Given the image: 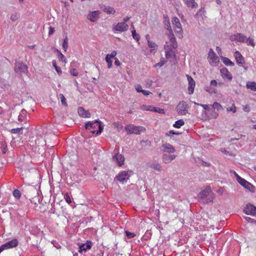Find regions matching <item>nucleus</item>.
Wrapping results in <instances>:
<instances>
[{
    "label": "nucleus",
    "mask_w": 256,
    "mask_h": 256,
    "mask_svg": "<svg viewBox=\"0 0 256 256\" xmlns=\"http://www.w3.org/2000/svg\"><path fill=\"white\" fill-rule=\"evenodd\" d=\"M165 28L169 31L168 34L169 40L166 41L164 45L165 55L167 59L173 60L176 57L175 50L178 47V44L169 20H168L167 22L165 24Z\"/></svg>",
    "instance_id": "f257e3e1"
},
{
    "label": "nucleus",
    "mask_w": 256,
    "mask_h": 256,
    "mask_svg": "<svg viewBox=\"0 0 256 256\" xmlns=\"http://www.w3.org/2000/svg\"><path fill=\"white\" fill-rule=\"evenodd\" d=\"M198 198L204 200L203 202L208 203L214 198V194L210 186L206 187L198 194Z\"/></svg>",
    "instance_id": "f03ea898"
},
{
    "label": "nucleus",
    "mask_w": 256,
    "mask_h": 256,
    "mask_svg": "<svg viewBox=\"0 0 256 256\" xmlns=\"http://www.w3.org/2000/svg\"><path fill=\"white\" fill-rule=\"evenodd\" d=\"M85 128L88 130L92 134H96L98 135L102 133L103 128L98 120L88 122L86 124Z\"/></svg>",
    "instance_id": "7ed1b4c3"
},
{
    "label": "nucleus",
    "mask_w": 256,
    "mask_h": 256,
    "mask_svg": "<svg viewBox=\"0 0 256 256\" xmlns=\"http://www.w3.org/2000/svg\"><path fill=\"white\" fill-rule=\"evenodd\" d=\"M125 130L128 134H140L141 133L145 132L146 129L142 126H135L133 124H128L125 126Z\"/></svg>",
    "instance_id": "20e7f679"
},
{
    "label": "nucleus",
    "mask_w": 256,
    "mask_h": 256,
    "mask_svg": "<svg viewBox=\"0 0 256 256\" xmlns=\"http://www.w3.org/2000/svg\"><path fill=\"white\" fill-rule=\"evenodd\" d=\"M172 22L173 25L175 32L178 34V36L179 38H182V28L178 18L176 17L172 18Z\"/></svg>",
    "instance_id": "39448f33"
},
{
    "label": "nucleus",
    "mask_w": 256,
    "mask_h": 256,
    "mask_svg": "<svg viewBox=\"0 0 256 256\" xmlns=\"http://www.w3.org/2000/svg\"><path fill=\"white\" fill-rule=\"evenodd\" d=\"M18 244V241L17 238L8 241L0 246V254L4 250L16 248Z\"/></svg>",
    "instance_id": "423d86ee"
},
{
    "label": "nucleus",
    "mask_w": 256,
    "mask_h": 256,
    "mask_svg": "<svg viewBox=\"0 0 256 256\" xmlns=\"http://www.w3.org/2000/svg\"><path fill=\"white\" fill-rule=\"evenodd\" d=\"M14 72L19 74H27L28 68L26 65L21 62H16L14 64Z\"/></svg>",
    "instance_id": "0eeeda50"
},
{
    "label": "nucleus",
    "mask_w": 256,
    "mask_h": 256,
    "mask_svg": "<svg viewBox=\"0 0 256 256\" xmlns=\"http://www.w3.org/2000/svg\"><path fill=\"white\" fill-rule=\"evenodd\" d=\"M188 106L184 101L180 102L176 107V110L179 114L186 115L188 112Z\"/></svg>",
    "instance_id": "6e6552de"
},
{
    "label": "nucleus",
    "mask_w": 256,
    "mask_h": 256,
    "mask_svg": "<svg viewBox=\"0 0 256 256\" xmlns=\"http://www.w3.org/2000/svg\"><path fill=\"white\" fill-rule=\"evenodd\" d=\"M237 181L240 184L246 188L248 190L250 191H254V186L244 179L242 178L240 176H237Z\"/></svg>",
    "instance_id": "1a4fd4ad"
},
{
    "label": "nucleus",
    "mask_w": 256,
    "mask_h": 256,
    "mask_svg": "<svg viewBox=\"0 0 256 256\" xmlns=\"http://www.w3.org/2000/svg\"><path fill=\"white\" fill-rule=\"evenodd\" d=\"M218 86V82L216 80H212L210 82V86H206L204 90L210 94H216L217 90L214 88Z\"/></svg>",
    "instance_id": "9d476101"
},
{
    "label": "nucleus",
    "mask_w": 256,
    "mask_h": 256,
    "mask_svg": "<svg viewBox=\"0 0 256 256\" xmlns=\"http://www.w3.org/2000/svg\"><path fill=\"white\" fill-rule=\"evenodd\" d=\"M244 212L248 215L255 216L256 215V206L251 204H248L245 207Z\"/></svg>",
    "instance_id": "9b49d317"
},
{
    "label": "nucleus",
    "mask_w": 256,
    "mask_h": 256,
    "mask_svg": "<svg viewBox=\"0 0 256 256\" xmlns=\"http://www.w3.org/2000/svg\"><path fill=\"white\" fill-rule=\"evenodd\" d=\"M230 39L232 41L244 42L246 40V36L241 33H237L230 36Z\"/></svg>",
    "instance_id": "f8f14e48"
},
{
    "label": "nucleus",
    "mask_w": 256,
    "mask_h": 256,
    "mask_svg": "<svg viewBox=\"0 0 256 256\" xmlns=\"http://www.w3.org/2000/svg\"><path fill=\"white\" fill-rule=\"evenodd\" d=\"M124 158L122 154L118 152H116L115 154L112 156L113 162L117 164L119 166L124 164Z\"/></svg>",
    "instance_id": "ddd939ff"
},
{
    "label": "nucleus",
    "mask_w": 256,
    "mask_h": 256,
    "mask_svg": "<svg viewBox=\"0 0 256 256\" xmlns=\"http://www.w3.org/2000/svg\"><path fill=\"white\" fill-rule=\"evenodd\" d=\"M186 76L188 82V92L189 94H192L194 92L196 82L192 76L188 74H186Z\"/></svg>",
    "instance_id": "4468645a"
},
{
    "label": "nucleus",
    "mask_w": 256,
    "mask_h": 256,
    "mask_svg": "<svg viewBox=\"0 0 256 256\" xmlns=\"http://www.w3.org/2000/svg\"><path fill=\"white\" fill-rule=\"evenodd\" d=\"M208 58L210 64H216L218 62V58L212 49L210 48L208 53Z\"/></svg>",
    "instance_id": "2eb2a0df"
},
{
    "label": "nucleus",
    "mask_w": 256,
    "mask_h": 256,
    "mask_svg": "<svg viewBox=\"0 0 256 256\" xmlns=\"http://www.w3.org/2000/svg\"><path fill=\"white\" fill-rule=\"evenodd\" d=\"M130 176L128 171H122L116 176V179L120 182H124L127 181Z\"/></svg>",
    "instance_id": "dca6fc26"
},
{
    "label": "nucleus",
    "mask_w": 256,
    "mask_h": 256,
    "mask_svg": "<svg viewBox=\"0 0 256 256\" xmlns=\"http://www.w3.org/2000/svg\"><path fill=\"white\" fill-rule=\"evenodd\" d=\"M100 14L99 10L90 12L88 16V18L92 22H95L99 18Z\"/></svg>",
    "instance_id": "f3484780"
},
{
    "label": "nucleus",
    "mask_w": 256,
    "mask_h": 256,
    "mask_svg": "<svg viewBox=\"0 0 256 256\" xmlns=\"http://www.w3.org/2000/svg\"><path fill=\"white\" fill-rule=\"evenodd\" d=\"M128 25L124 22H118L114 27V29L116 31L124 32L128 29Z\"/></svg>",
    "instance_id": "a211bd4d"
},
{
    "label": "nucleus",
    "mask_w": 256,
    "mask_h": 256,
    "mask_svg": "<svg viewBox=\"0 0 256 256\" xmlns=\"http://www.w3.org/2000/svg\"><path fill=\"white\" fill-rule=\"evenodd\" d=\"M220 72L222 78H227L229 80H232V76L226 68H222L220 70Z\"/></svg>",
    "instance_id": "6ab92c4d"
},
{
    "label": "nucleus",
    "mask_w": 256,
    "mask_h": 256,
    "mask_svg": "<svg viewBox=\"0 0 256 256\" xmlns=\"http://www.w3.org/2000/svg\"><path fill=\"white\" fill-rule=\"evenodd\" d=\"M162 150L164 152L168 153H173L176 152L174 148L172 145L169 144H162Z\"/></svg>",
    "instance_id": "aec40b11"
},
{
    "label": "nucleus",
    "mask_w": 256,
    "mask_h": 256,
    "mask_svg": "<svg viewBox=\"0 0 256 256\" xmlns=\"http://www.w3.org/2000/svg\"><path fill=\"white\" fill-rule=\"evenodd\" d=\"M30 142V143H32V146H42L46 144V140L43 138L42 136L38 137L37 138L34 140V143L33 140H32Z\"/></svg>",
    "instance_id": "412c9836"
},
{
    "label": "nucleus",
    "mask_w": 256,
    "mask_h": 256,
    "mask_svg": "<svg viewBox=\"0 0 256 256\" xmlns=\"http://www.w3.org/2000/svg\"><path fill=\"white\" fill-rule=\"evenodd\" d=\"M234 56L236 60V62L239 64H243L245 61L244 57L238 51H236L234 53Z\"/></svg>",
    "instance_id": "4be33fe9"
},
{
    "label": "nucleus",
    "mask_w": 256,
    "mask_h": 256,
    "mask_svg": "<svg viewBox=\"0 0 256 256\" xmlns=\"http://www.w3.org/2000/svg\"><path fill=\"white\" fill-rule=\"evenodd\" d=\"M176 158L175 154H164L162 156V161L165 164L170 163Z\"/></svg>",
    "instance_id": "5701e85b"
},
{
    "label": "nucleus",
    "mask_w": 256,
    "mask_h": 256,
    "mask_svg": "<svg viewBox=\"0 0 256 256\" xmlns=\"http://www.w3.org/2000/svg\"><path fill=\"white\" fill-rule=\"evenodd\" d=\"M92 247L91 243H86L82 244L79 246L78 252L82 253V252H86L88 250H90Z\"/></svg>",
    "instance_id": "b1692460"
},
{
    "label": "nucleus",
    "mask_w": 256,
    "mask_h": 256,
    "mask_svg": "<svg viewBox=\"0 0 256 256\" xmlns=\"http://www.w3.org/2000/svg\"><path fill=\"white\" fill-rule=\"evenodd\" d=\"M78 114L82 118H89L90 117V114L88 113V111L85 110L80 107L78 108Z\"/></svg>",
    "instance_id": "393cba45"
},
{
    "label": "nucleus",
    "mask_w": 256,
    "mask_h": 256,
    "mask_svg": "<svg viewBox=\"0 0 256 256\" xmlns=\"http://www.w3.org/2000/svg\"><path fill=\"white\" fill-rule=\"evenodd\" d=\"M184 4L186 5L188 8H194L198 6V4L194 0H182Z\"/></svg>",
    "instance_id": "a878e982"
},
{
    "label": "nucleus",
    "mask_w": 256,
    "mask_h": 256,
    "mask_svg": "<svg viewBox=\"0 0 256 256\" xmlns=\"http://www.w3.org/2000/svg\"><path fill=\"white\" fill-rule=\"evenodd\" d=\"M102 8L104 12L108 14H114L116 12V10L114 8L110 6H102Z\"/></svg>",
    "instance_id": "bb28decb"
},
{
    "label": "nucleus",
    "mask_w": 256,
    "mask_h": 256,
    "mask_svg": "<svg viewBox=\"0 0 256 256\" xmlns=\"http://www.w3.org/2000/svg\"><path fill=\"white\" fill-rule=\"evenodd\" d=\"M246 87L253 91L256 92V82H248L246 84Z\"/></svg>",
    "instance_id": "cd10ccee"
},
{
    "label": "nucleus",
    "mask_w": 256,
    "mask_h": 256,
    "mask_svg": "<svg viewBox=\"0 0 256 256\" xmlns=\"http://www.w3.org/2000/svg\"><path fill=\"white\" fill-rule=\"evenodd\" d=\"M221 60H222L224 64L227 66H234V64L228 58L221 56Z\"/></svg>",
    "instance_id": "c85d7f7f"
},
{
    "label": "nucleus",
    "mask_w": 256,
    "mask_h": 256,
    "mask_svg": "<svg viewBox=\"0 0 256 256\" xmlns=\"http://www.w3.org/2000/svg\"><path fill=\"white\" fill-rule=\"evenodd\" d=\"M148 45L150 48H152L151 51L153 50H156L158 47V45L152 40H148Z\"/></svg>",
    "instance_id": "c756f323"
},
{
    "label": "nucleus",
    "mask_w": 256,
    "mask_h": 256,
    "mask_svg": "<svg viewBox=\"0 0 256 256\" xmlns=\"http://www.w3.org/2000/svg\"><path fill=\"white\" fill-rule=\"evenodd\" d=\"M244 42L246 43L247 45L251 46L252 47H254L255 46V44L254 42V40L250 37L248 38L246 37V40Z\"/></svg>",
    "instance_id": "7c9ffc66"
},
{
    "label": "nucleus",
    "mask_w": 256,
    "mask_h": 256,
    "mask_svg": "<svg viewBox=\"0 0 256 256\" xmlns=\"http://www.w3.org/2000/svg\"><path fill=\"white\" fill-rule=\"evenodd\" d=\"M184 124V122L182 120H179L175 122L174 126L176 128H180Z\"/></svg>",
    "instance_id": "2f4dec72"
},
{
    "label": "nucleus",
    "mask_w": 256,
    "mask_h": 256,
    "mask_svg": "<svg viewBox=\"0 0 256 256\" xmlns=\"http://www.w3.org/2000/svg\"><path fill=\"white\" fill-rule=\"evenodd\" d=\"M52 64L54 68L58 72V74L59 75H60L62 74V70H61V69H60V67H58L56 66V61L55 60H53L52 61Z\"/></svg>",
    "instance_id": "473e14b6"
},
{
    "label": "nucleus",
    "mask_w": 256,
    "mask_h": 256,
    "mask_svg": "<svg viewBox=\"0 0 256 256\" xmlns=\"http://www.w3.org/2000/svg\"><path fill=\"white\" fill-rule=\"evenodd\" d=\"M20 16L19 14L17 12H14L11 14L10 19L12 22H15L20 18Z\"/></svg>",
    "instance_id": "72a5a7b5"
},
{
    "label": "nucleus",
    "mask_w": 256,
    "mask_h": 256,
    "mask_svg": "<svg viewBox=\"0 0 256 256\" xmlns=\"http://www.w3.org/2000/svg\"><path fill=\"white\" fill-rule=\"evenodd\" d=\"M68 38L67 36H66V38L64 40L62 45V48L64 49V52H66L68 48Z\"/></svg>",
    "instance_id": "f704fd0d"
},
{
    "label": "nucleus",
    "mask_w": 256,
    "mask_h": 256,
    "mask_svg": "<svg viewBox=\"0 0 256 256\" xmlns=\"http://www.w3.org/2000/svg\"><path fill=\"white\" fill-rule=\"evenodd\" d=\"M10 132L12 134H22V128H12Z\"/></svg>",
    "instance_id": "c9c22d12"
},
{
    "label": "nucleus",
    "mask_w": 256,
    "mask_h": 256,
    "mask_svg": "<svg viewBox=\"0 0 256 256\" xmlns=\"http://www.w3.org/2000/svg\"><path fill=\"white\" fill-rule=\"evenodd\" d=\"M212 106L214 109L218 110H220L222 108V105L218 102H214Z\"/></svg>",
    "instance_id": "e433bc0d"
},
{
    "label": "nucleus",
    "mask_w": 256,
    "mask_h": 256,
    "mask_svg": "<svg viewBox=\"0 0 256 256\" xmlns=\"http://www.w3.org/2000/svg\"><path fill=\"white\" fill-rule=\"evenodd\" d=\"M150 168L158 172L160 170V166L158 163H154L150 165Z\"/></svg>",
    "instance_id": "4c0bfd02"
},
{
    "label": "nucleus",
    "mask_w": 256,
    "mask_h": 256,
    "mask_svg": "<svg viewBox=\"0 0 256 256\" xmlns=\"http://www.w3.org/2000/svg\"><path fill=\"white\" fill-rule=\"evenodd\" d=\"M1 150L3 154H6L7 151V145L4 142H1Z\"/></svg>",
    "instance_id": "58836bf2"
},
{
    "label": "nucleus",
    "mask_w": 256,
    "mask_h": 256,
    "mask_svg": "<svg viewBox=\"0 0 256 256\" xmlns=\"http://www.w3.org/2000/svg\"><path fill=\"white\" fill-rule=\"evenodd\" d=\"M112 58H110L106 56V61L108 63V68H111L112 65V61L111 60Z\"/></svg>",
    "instance_id": "ea45409f"
},
{
    "label": "nucleus",
    "mask_w": 256,
    "mask_h": 256,
    "mask_svg": "<svg viewBox=\"0 0 256 256\" xmlns=\"http://www.w3.org/2000/svg\"><path fill=\"white\" fill-rule=\"evenodd\" d=\"M13 196L17 199H20L21 196V194L18 189H15L13 191Z\"/></svg>",
    "instance_id": "a19ab883"
},
{
    "label": "nucleus",
    "mask_w": 256,
    "mask_h": 256,
    "mask_svg": "<svg viewBox=\"0 0 256 256\" xmlns=\"http://www.w3.org/2000/svg\"><path fill=\"white\" fill-rule=\"evenodd\" d=\"M59 98L60 99V101L62 104L65 106H66L68 105L66 102V99L64 98V96L62 94H60Z\"/></svg>",
    "instance_id": "79ce46f5"
},
{
    "label": "nucleus",
    "mask_w": 256,
    "mask_h": 256,
    "mask_svg": "<svg viewBox=\"0 0 256 256\" xmlns=\"http://www.w3.org/2000/svg\"><path fill=\"white\" fill-rule=\"evenodd\" d=\"M57 52L59 54L58 56L59 60H62V62H64V63H66V58L64 57V56L58 50H57Z\"/></svg>",
    "instance_id": "37998d69"
},
{
    "label": "nucleus",
    "mask_w": 256,
    "mask_h": 256,
    "mask_svg": "<svg viewBox=\"0 0 256 256\" xmlns=\"http://www.w3.org/2000/svg\"><path fill=\"white\" fill-rule=\"evenodd\" d=\"M125 234L128 238H132L136 236V234L134 232H130L128 230L125 231Z\"/></svg>",
    "instance_id": "c03bdc74"
},
{
    "label": "nucleus",
    "mask_w": 256,
    "mask_h": 256,
    "mask_svg": "<svg viewBox=\"0 0 256 256\" xmlns=\"http://www.w3.org/2000/svg\"><path fill=\"white\" fill-rule=\"evenodd\" d=\"M226 110L228 112H232V113H235L236 112V107L235 104H233L230 107L227 108Z\"/></svg>",
    "instance_id": "a18cd8bd"
},
{
    "label": "nucleus",
    "mask_w": 256,
    "mask_h": 256,
    "mask_svg": "<svg viewBox=\"0 0 256 256\" xmlns=\"http://www.w3.org/2000/svg\"><path fill=\"white\" fill-rule=\"evenodd\" d=\"M165 63H166V60H164V58H162L160 62H158V63L156 64L154 66L155 68L158 67V66L161 67V66H163Z\"/></svg>",
    "instance_id": "49530a36"
},
{
    "label": "nucleus",
    "mask_w": 256,
    "mask_h": 256,
    "mask_svg": "<svg viewBox=\"0 0 256 256\" xmlns=\"http://www.w3.org/2000/svg\"><path fill=\"white\" fill-rule=\"evenodd\" d=\"M132 36L133 38L136 40L137 42H138L140 38V36L138 34L136 33L135 30L132 31Z\"/></svg>",
    "instance_id": "de8ad7c7"
},
{
    "label": "nucleus",
    "mask_w": 256,
    "mask_h": 256,
    "mask_svg": "<svg viewBox=\"0 0 256 256\" xmlns=\"http://www.w3.org/2000/svg\"><path fill=\"white\" fill-rule=\"evenodd\" d=\"M155 107H152V106H144L142 109L146 110H150L154 112Z\"/></svg>",
    "instance_id": "09e8293b"
},
{
    "label": "nucleus",
    "mask_w": 256,
    "mask_h": 256,
    "mask_svg": "<svg viewBox=\"0 0 256 256\" xmlns=\"http://www.w3.org/2000/svg\"><path fill=\"white\" fill-rule=\"evenodd\" d=\"M64 200L68 204L72 203V200L68 194H66L64 196Z\"/></svg>",
    "instance_id": "8fccbe9b"
},
{
    "label": "nucleus",
    "mask_w": 256,
    "mask_h": 256,
    "mask_svg": "<svg viewBox=\"0 0 256 256\" xmlns=\"http://www.w3.org/2000/svg\"><path fill=\"white\" fill-rule=\"evenodd\" d=\"M180 133L175 132L174 130H170L166 134V136H170L171 134L179 135Z\"/></svg>",
    "instance_id": "3c124183"
},
{
    "label": "nucleus",
    "mask_w": 256,
    "mask_h": 256,
    "mask_svg": "<svg viewBox=\"0 0 256 256\" xmlns=\"http://www.w3.org/2000/svg\"><path fill=\"white\" fill-rule=\"evenodd\" d=\"M135 88L137 92H142L143 90L142 86L140 84H136L135 86Z\"/></svg>",
    "instance_id": "603ef678"
},
{
    "label": "nucleus",
    "mask_w": 256,
    "mask_h": 256,
    "mask_svg": "<svg viewBox=\"0 0 256 256\" xmlns=\"http://www.w3.org/2000/svg\"><path fill=\"white\" fill-rule=\"evenodd\" d=\"M117 54V52L116 50H113L111 54H108L106 55V56H108L110 58H114L116 56Z\"/></svg>",
    "instance_id": "864d4df0"
},
{
    "label": "nucleus",
    "mask_w": 256,
    "mask_h": 256,
    "mask_svg": "<svg viewBox=\"0 0 256 256\" xmlns=\"http://www.w3.org/2000/svg\"><path fill=\"white\" fill-rule=\"evenodd\" d=\"M70 74L73 76H77L78 75V72L74 68L70 70Z\"/></svg>",
    "instance_id": "5fc2aeb1"
},
{
    "label": "nucleus",
    "mask_w": 256,
    "mask_h": 256,
    "mask_svg": "<svg viewBox=\"0 0 256 256\" xmlns=\"http://www.w3.org/2000/svg\"><path fill=\"white\" fill-rule=\"evenodd\" d=\"M196 104L199 105L201 106H202L205 110H208L209 106L207 104H198L196 102H194Z\"/></svg>",
    "instance_id": "6e6d98bb"
},
{
    "label": "nucleus",
    "mask_w": 256,
    "mask_h": 256,
    "mask_svg": "<svg viewBox=\"0 0 256 256\" xmlns=\"http://www.w3.org/2000/svg\"><path fill=\"white\" fill-rule=\"evenodd\" d=\"M154 112H158L160 114H164V109H162L159 108H154Z\"/></svg>",
    "instance_id": "4d7b16f0"
},
{
    "label": "nucleus",
    "mask_w": 256,
    "mask_h": 256,
    "mask_svg": "<svg viewBox=\"0 0 256 256\" xmlns=\"http://www.w3.org/2000/svg\"><path fill=\"white\" fill-rule=\"evenodd\" d=\"M26 113V111L25 110H22L21 111V112H20V115H19V116H18V120H19L20 121H22V114H25Z\"/></svg>",
    "instance_id": "13d9d810"
},
{
    "label": "nucleus",
    "mask_w": 256,
    "mask_h": 256,
    "mask_svg": "<svg viewBox=\"0 0 256 256\" xmlns=\"http://www.w3.org/2000/svg\"><path fill=\"white\" fill-rule=\"evenodd\" d=\"M243 110L244 112H249L250 111V106L248 105H246L244 106Z\"/></svg>",
    "instance_id": "bf43d9fd"
},
{
    "label": "nucleus",
    "mask_w": 256,
    "mask_h": 256,
    "mask_svg": "<svg viewBox=\"0 0 256 256\" xmlns=\"http://www.w3.org/2000/svg\"><path fill=\"white\" fill-rule=\"evenodd\" d=\"M54 28L50 26L49 27V32H48V34L49 35H52L54 34Z\"/></svg>",
    "instance_id": "052dcab7"
},
{
    "label": "nucleus",
    "mask_w": 256,
    "mask_h": 256,
    "mask_svg": "<svg viewBox=\"0 0 256 256\" xmlns=\"http://www.w3.org/2000/svg\"><path fill=\"white\" fill-rule=\"evenodd\" d=\"M224 188H220L218 190L217 192H218V193L220 194H224Z\"/></svg>",
    "instance_id": "680f3d73"
},
{
    "label": "nucleus",
    "mask_w": 256,
    "mask_h": 256,
    "mask_svg": "<svg viewBox=\"0 0 256 256\" xmlns=\"http://www.w3.org/2000/svg\"><path fill=\"white\" fill-rule=\"evenodd\" d=\"M142 94L144 96H148L150 94H151V92L148 91V90H144L142 91Z\"/></svg>",
    "instance_id": "e2e57ef3"
},
{
    "label": "nucleus",
    "mask_w": 256,
    "mask_h": 256,
    "mask_svg": "<svg viewBox=\"0 0 256 256\" xmlns=\"http://www.w3.org/2000/svg\"><path fill=\"white\" fill-rule=\"evenodd\" d=\"M115 59H116V60H115V62H114V64L116 66H120V62L118 60L117 58H116Z\"/></svg>",
    "instance_id": "0e129e2a"
},
{
    "label": "nucleus",
    "mask_w": 256,
    "mask_h": 256,
    "mask_svg": "<svg viewBox=\"0 0 256 256\" xmlns=\"http://www.w3.org/2000/svg\"><path fill=\"white\" fill-rule=\"evenodd\" d=\"M143 143H147L148 145L150 144V142L148 140H142L140 141V144H142Z\"/></svg>",
    "instance_id": "69168bd1"
},
{
    "label": "nucleus",
    "mask_w": 256,
    "mask_h": 256,
    "mask_svg": "<svg viewBox=\"0 0 256 256\" xmlns=\"http://www.w3.org/2000/svg\"><path fill=\"white\" fill-rule=\"evenodd\" d=\"M130 19V17H126V18H124L122 22H124V24H126V22L128 20H129Z\"/></svg>",
    "instance_id": "338daca9"
},
{
    "label": "nucleus",
    "mask_w": 256,
    "mask_h": 256,
    "mask_svg": "<svg viewBox=\"0 0 256 256\" xmlns=\"http://www.w3.org/2000/svg\"><path fill=\"white\" fill-rule=\"evenodd\" d=\"M145 37L148 42V40H151L150 36L148 34H146Z\"/></svg>",
    "instance_id": "774afa93"
}]
</instances>
